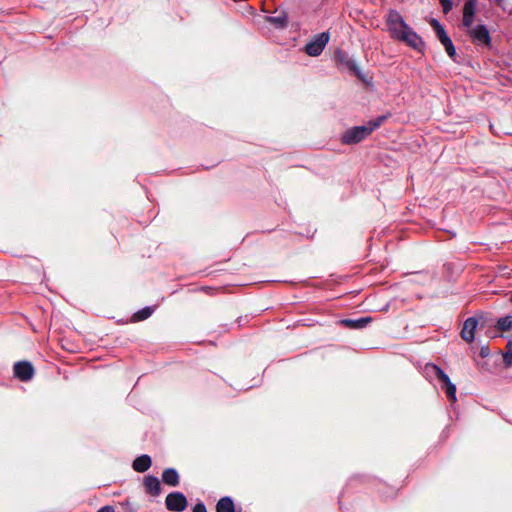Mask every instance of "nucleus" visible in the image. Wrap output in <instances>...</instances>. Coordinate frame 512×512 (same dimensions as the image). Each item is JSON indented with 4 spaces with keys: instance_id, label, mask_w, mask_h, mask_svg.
<instances>
[{
    "instance_id": "nucleus-1",
    "label": "nucleus",
    "mask_w": 512,
    "mask_h": 512,
    "mask_svg": "<svg viewBox=\"0 0 512 512\" xmlns=\"http://www.w3.org/2000/svg\"><path fill=\"white\" fill-rule=\"evenodd\" d=\"M477 4V0L465 1L463 7L462 24L464 27L469 29L468 34L471 37L474 44L478 46L485 45L487 47H490L492 40L488 28L483 24H479L472 27L476 14Z\"/></svg>"
},
{
    "instance_id": "nucleus-2",
    "label": "nucleus",
    "mask_w": 512,
    "mask_h": 512,
    "mask_svg": "<svg viewBox=\"0 0 512 512\" xmlns=\"http://www.w3.org/2000/svg\"><path fill=\"white\" fill-rule=\"evenodd\" d=\"M390 116V113L381 115L375 119L369 120L365 125L349 128L341 136V142L345 145H353L363 141L374 130L378 129Z\"/></svg>"
},
{
    "instance_id": "nucleus-3",
    "label": "nucleus",
    "mask_w": 512,
    "mask_h": 512,
    "mask_svg": "<svg viewBox=\"0 0 512 512\" xmlns=\"http://www.w3.org/2000/svg\"><path fill=\"white\" fill-rule=\"evenodd\" d=\"M330 40V33L328 31L316 34L305 45V52L312 57L319 56Z\"/></svg>"
},
{
    "instance_id": "nucleus-4",
    "label": "nucleus",
    "mask_w": 512,
    "mask_h": 512,
    "mask_svg": "<svg viewBox=\"0 0 512 512\" xmlns=\"http://www.w3.org/2000/svg\"><path fill=\"white\" fill-rule=\"evenodd\" d=\"M387 25L392 37L398 40L406 28L409 27L401 14L396 10H391L389 12L387 17Z\"/></svg>"
},
{
    "instance_id": "nucleus-5",
    "label": "nucleus",
    "mask_w": 512,
    "mask_h": 512,
    "mask_svg": "<svg viewBox=\"0 0 512 512\" xmlns=\"http://www.w3.org/2000/svg\"><path fill=\"white\" fill-rule=\"evenodd\" d=\"M166 508L173 512H183L188 505L186 496L179 491L171 492L165 499Z\"/></svg>"
},
{
    "instance_id": "nucleus-6",
    "label": "nucleus",
    "mask_w": 512,
    "mask_h": 512,
    "mask_svg": "<svg viewBox=\"0 0 512 512\" xmlns=\"http://www.w3.org/2000/svg\"><path fill=\"white\" fill-rule=\"evenodd\" d=\"M424 376L429 381H448V375L436 364L427 363L423 370Z\"/></svg>"
},
{
    "instance_id": "nucleus-7",
    "label": "nucleus",
    "mask_w": 512,
    "mask_h": 512,
    "mask_svg": "<svg viewBox=\"0 0 512 512\" xmlns=\"http://www.w3.org/2000/svg\"><path fill=\"white\" fill-rule=\"evenodd\" d=\"M14 376L20 381H28L32 378V364L29 361H19L13 367Z\"/></svg>"
},
{
    "instance_id": "nucleus-8",
    "label": "nucleus",
    "mask_w": 512,
    "mask_h": 512,
    "mask_svg": "<svg viewBox=\"0 0 512 512\" xmlns=\"http://www.w3.org/2000/svg\"><path fill=\"white\" fill-rule=\"evenodd\" d=\"M399 40L407 43L410 47L416 50H421L424 46L422 38L410 26L406 28Z\"/></svg>"
},
{
    "instance_id": "nucleus-9",
    "label": "nucleus",
    "mask_w": 512,
    "mask_h": 512,
    "mask_svg": "<svg viewBox=\"0 0 512 512\" xmlns=\"http://www.w3.org/2000/svg\"><path fill=\"white\" fill-rule=\"evenodd\" d=\"M477 326L478 319L476 317H468L464 321L463 328L461 330V337L467 342L474 341Z\"/></svg>"
},
{
    "instance_id": "nucleus-10",
    "label": "nucleus",
    "mask_w": 512,
    "mask_h": 512,
    "mask_svg": "<svg viewBox=\"0 0 512 512\" xmlns=\"http://www.w3.org/2000/svg\"><path fill=\"white\" fill-rule=\"evenodd\" d=\"M144 486L146 488V492L152 496H159L162 492L160 480L156 476H146L144 479Z\"/></svg>"
},
{
    "instance_id": "nucleus-11",
    "label": "nucleus",
    "mask_w": 512,
    "mask_h": 512,
    "mask_svg": "<svg viewBox=\"0 0 512 512\" xmlns=\"http://www.w3.org/2000/svg\"><path fill=\"white\" fill-rule=\"evenodd\" d=\"M152 465V459L148 454H142L136 457L132 463V468L139 473L146 472Z\"/></svg>"
},
{
    "instance_id": "nucleus-12",
    "label": "nucleus",
    "mask_w": 512,
    "mask_h": 512,
    "mask_svg": "<svg viewBox=\"0 0 512 512\" xmlns=\"http://www.w3.org/2000/svg\"><path fill=\"white\" fill-rule=\"evenodd\" d=\"M162 481L171 487H176L180 483V477L176 469L167 468L162 472Z\"/></svg>"
},
{
    "instance_id": "nucleus-13",
    "label": "nucleus",
    "mask_w": 512,
    "mask_h": 512,
    "mask_svg": "<svg viewBox=\"0 0 512 512\" xmlns=\"http://www.w3.org/2000/svg\"><path fill=\"white\" fill-rule=\"evenodd\" d=\"M372 321L371 317H361L358 319H344L342 323L351 329H363Z\"/></svg>"
},
{
    "instance_id": "nucleus-14",
    "label": "nucleus",
    "mask_w": 512,
    "mask_h": 512,
    "mask_svg": "<svg viewBox=\"0 0 512 512\" xmlns=\"http://www.w3.org/2000/svg\"><path fill=\"white\" fill-rule=\"evenodd\" d=\"M217 512H235L234 501L231 497L225 496L219 499L216 504Z\"/></svg>"
},
{
    "instance_id": "nucleus-15",
    "label": "nucleus",
    "mask_w": 512,
    "mask_h": 512,
    "mask_svg": "<svg viewBox=\"0 0 512 512\" xmlns=\"http://www.w3.org/2000/svg\"><path fill=\"white\" fill-rule=\"evenodd\" d=\"M267 20L277 28H285L288 24V13L281 12L277 16H269Z\"/></svg>"
},
{
    "instance_id": "nucleus-16",
    "label": "nucleus",
    "mask_w": 512,
    "mask_h": 512,
    "mask_svg": "<svg viewBox=\"0 0 512 512\" xmlns=\"http://www.w3.org/2000/svg\"><path fill=\"white\" fill-rule=\"evenodd\" d=\"M443 383L442 388L445 390L447 398L455 402L456 401V385L450 380L448 376V381H441Z\"/></svg>"
},
{
    "instance_id": "nucleus-17",
    "label": "nucleus",
    "mask_w": 512,
    "mask_h": 512,
    "mask_svg": "<svg viewBox=\"0 0 512 512\" xmlns=\"http://www.w3.org/2000/svg\"><path fill=\"white\" fill-rule=\"evenodd\" d=\"M430 24L435 30V33L440 42L445 38L449 37V35L446 33L444 26L437 19L433 18Z\"/></svg>"
},
{
    "instance_id": "nucleus-18",
    "label": "nucleus",
    "mask_w": 512,
    "mask_h": 512,
    "mask_svg": "<svg viewBox=\"0 0 512 512\" xmlns=\"http://www.w3.org/2000/svg\"><path fill=\"white\" fill-rule=\"evenodd\" d=\"M154 312V308L151 306H146L133 314L134 321H143L149 318Z\"/></svg>"
},
{
    "instance_id": "nucleus-19",
    "label": "nucleus",
    "mask_w": 512,
    "mask_h": 512,
    "mask_svg": "<svg viewBox=\"0 0 512 512\" xmlns=\"http://www.w3.org/2000/svg\"><path fill=\"white\" fill-rule=\"evenodd\" d=\"M497 329L500 331H509L512 329V315L501 317L497 321Z\"/></svg>"
},
{
    "instance_id": "nucleus-20",
    "label": "nucleus",
    "mask_w": 512,
    "mask_h": 512,
    "mask_svg": "<svg viewBox=\"0 0 512 512\" xmlns=\"http://www.w3.org/2000/svg\"><path fill=\"white\" fill-rule=\"evenodd\" d=\"M441 44L445 48V51L450 58H454L456 56V48L450 37H447L444 40H442Z\"/></svg>"
},
{
    "instance_id": "nucleus-21",
    "label": "nucleus",
    "mask_w": 512,
    "mask_h": 512,
    "mask_svg": "<svg viewBox=\"0 0 512 512\" xmlns=\"http://www.w3.org/2000/svg\"><path fill=\"white\" fill-rule=\"evenodd\" d=\"M506 352L503 353V361L507 367L512 366V341H508L506 345Z\"/></svg>"
},
{
    "instance_id": "nucleus-22",
    "label": "nucleus",
    "mask_w": 512,
    "mask_h": 512,
    "mask_svg": "<svg viewBox=\"0 0 512 512\" xmlns=\"http://www.w3.org/2000/svg\"><path fill=\"white\" fill-rule=\"evenodd\" d=\"M441 6H442V10L444 12V14H448L452 8H453V3H452V0H439Z\"/></svg>"
},
{
    "instance_id": "nucleus-23",
    "label": "nucleus",
    "mask_w": 512,
    "mask_h": 512,
    "mask_svg": "<svg viewBox=\"0 0 512 512\" xmlns=\"http://www.w3.org/2000/svg\"><path fill=\"white\" fill-rule=\"evenodd\" d=\"M192 512H207V509L203 502H199L193 507Z\"/></svg>"
},
{
    "instance_id": "nucleus-24",
    "label": "nucleus",
    "mask_w": 512,
    "mask_h": 512,
    "mask_svg": "<svg viewBox=\"0 0 512 512\" xmlns=\"http://www.w3.org/2000/svg\"><path fill=\"white\" fill-rule=\"evenodd\" d=\"M489 354H490V350H489L488 346L481 347V349H480V356L482 358H486L487 356H489Z\"/></svg>"
},
{
    "instance_id": "nucleus-25",
    "label": "nucleus",
    "mask_w": 512,
    "mask_h": 512,
    "mask_svg": "<svg viewBox=\"0 0 512 512\" xmlns=\"http://www.w3.org/2000/svg\"><path fill=\"white\" fill-rule=\"evenodd\" d=\"M98 512H115L114 508L110 505L101 507Z\"/></svg>"
},
{
    "instance_id": "nucleus-26",
    "label": "nucleus",
    "mask_w": 512,
    "mask_h": 512,
    "mask_svg": "<svg viewBox=\"0 0 512 512\" xmlns=\"http://www.w3.org/2000/svg\"><path fill=\"white\" fill-rule=\"evenodd\" d=\"M497 4H500L501 2H503L504 0H495Z\"/></svg>"
},
{
    "instance_id": "nucleus-27",
    "label": "nucleus",
    "mask_w": 512,
    "mask_h": 512,
    "mask_svg": "<svg viewBox=\"0 0 512 512\" xmlns=\"http://www.w3.org/2000/svg\"><path fill=\"white\" fill-rule=\"evenodd\" d=\"M510 301L512 302V296L510 297Z\"/></svg>"
}]
</instances>
